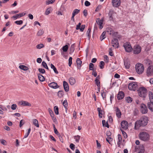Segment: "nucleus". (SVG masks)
<instances>
[{
	"label": "nucleus",
	"instance_id": "nucleus-10",
	"mask_svg": "<svg viewBox=\"0 0 153 153\" xmlns=\"http://www.w3.org/2000/svg\"><path fill=\"white\" fill-rule=\"evenodd\" d=\"M111 44L113 47L115 48H118L119 46L118 40L116 39H114L112 40Z\"/></svg>",
	"mask_w": 153,
	"mask_h": 153
},
{
	"label": "nucleus",
	"instance_id": "nucleus-59",
	"mask_svg": "<svg viewBox=\"0 0 153 153\" xmlns=\"http://www.w3.org/2000/svg\"><path fill=\"white\" fill-rule=\"evenodd\" d=\"M63 105L64 106L65 108H66L68 106V103L67 100H65L64 101L63 103Z\"/></svg>",
	"mask_w": 153,
	"mask_h": 153
},
{
	"label": "nucleus",
	"instance_id": "nucleus-31",
	"mask_svg": "<svg viewBox=\"0 0 153 153\" xmlns=\"http://www.w3.org/2000/svg\"><path fill=\"white\" fill-rule=\"evenodd\" d=\"M97 111L98 112V114L99 117L100 118L102 117V114L103 111L101 110V109L100 108H97Z\"/></svg>",
	"mask_w": 153,
	"mask_h": 153
},
{
	"label": "nucleus",
	"instance_id": "nucleus-20",
	"mask_svg": "<svg viewBox=\"0 0 153 153\" xmlns=\"http://www.w3.org/2000/svg\"><path fill=\"white\" fill-rule=\"evenodd\" d=\"M48 86L49 87L54 89L57 88L59 87L57 83L56 82H53L50 83L48 85Z\"/></svg>",
	"mask_w": 153,
	"mask_h": 153
},
{
	"label": "nucleus",
	"instance_id": "nucleus-6",
	"mask_svg": "<svg viewBox=\"0 0 153 153\" xmlns=\"http://www.w3.org/2000/svg\"><path fill=\"white\" fill-rule=\"evenodd\" d=\"M137 84L136 82L130 83L128 85V89L131 90L135 91L137 89Z\"/></svg>",
	"mask_w": 153,
	"mask_h": 153
},
{
	"label": "nucleus",
	"instance_id": "nucleus-63",
	"mask_svg": "<svg viewBox=\"0 0 153 153\" xmlns=\"http://www.w3.org/2000/svg\"><path fill=\"white\" fill-rule=\"evenodd\" d=\"M25 121L23 120H21L20 122L19 126L20 127H22L25 123Z\"/></svg>",
	"mask_w": 153,
	"mask_h": 153
},
{
	"label": "nucleus",
	"instance_id": "nucleus-37",
	"mask_svg": "<svg viewBox=\"0 0 153 153\" xmlns=\"http://www.w3.org/2000/svg\"><path fill=\"white\" fill-rule=\"evenodd\" d=\"M124 65L125 68L127 69H129L130 67V64L129 62L127 61L124 62Z\"/></svg>",
	"mask_w": 153,
	"mask_h": 153
},
{
	"label": "nucleus",
	"instance_id": "nucleus-46",
	"mask_svg": "<svg viewBox=\"0 0 153 153\" xmlns=\"http://www.w3.org/2000/svg\"><path fill=\"white\" fill-rule=\"evenodd\" d=\"M31 131V128H30L28 129V131L27 133H26L24 135V138H26L28 137Z\"/></svg>",
	"mask_w": 153,
	"mask_h": 153
},
{
	"label": "nucleus",
	"instance_id": "nucleus-7",
	"mask_svg": "<svg viewBox=\"0 0 153 153\" xmlns=\"http://www.w3.org/2000/svg\"><path fill=\"white\" fill-rule=\"evenodd\" d=\"M123 47L125 49L126 51L127 52H131L132 50L130 44L128 42H126L124 44Z\"/></svg>",
	"mask_w": 153,
	"mask_h": 153
},
{
	"label": "nucleus",
	"instance_id": "nucleus-49",
	"mask_svg": "<svg viewBox=\"0 0 153 153\" xmlns=\"http://www.w3.org/2000/svg\"><path fill=\"white\" fill-rule=\"evenodd\" d=\"M68 49V46L67 45H66L65 46H64L62 48V49L64 52H66L67 51Z\"/></svg>",
	"mask_w": 153,
	"mask_h": 153
},
{
	"label": "nucleus",
	"instance_id": "nucleus-8",
	"mask_svg": "<svg viewBox=\"0 0 153 153\" xmlns=\"http://www.w3.org/2000/svg\"><path fill=\"white\" fill-rule=\"evenodd\" d=\"M140 111L143 114H145L148 112V109L146 105L144 104H142L140 105Z\"/></svg>",
	"mask_w": 153,
	"mask_h": 153
},
{
	"label": "nucleus",
	"instance_id": "nucleus-58",
	"mask_svg": "<svg viewBox=\"0 0 153 153\" xmlns=\"http://www.w3.org/2000/svg\"><path fill=\"white\" fill-rule=\"evenodd\" d=\"M126 100L128 102H131L132 101V99L130 97H128L126 99Z\"/></svg>",
	"mask_w": 153,
	"mask_h": 153
},
{
	"label": "nucleus",
	"instance_id": "nucleus-35",
	"mask_svg": "<svg viewBox=\"0 0 153 153\" xmlns=\"http://www.w3.org/2000/svg\"><path fill=\"white\" fill-rule=\"evenodd\" d=\"M33 123L34 125L37 127H39V125L38 122V120L36 119H34L33 120Z\"/></svg>",
	"mask_w": 153,
	"mask_h": 153
},
{
	"label": "nucleus",
	"instance_id": "nucleus-9",
	"mask_svg": "<svg viewBox=\"0 0 153 153\" xmlns=\"http://www.w3.org/2000/svg\"><path fill=\"white\" fill-rule=\"evenodd\" d=\"M96 22L99 25V28L100 29H102L103 27V19L102 18L100 19L99 18H97L96 19Z\"/></svg>",
	"mask_w": 153,
	"mask_h": 153
},
{
	"label": "nucleus",
	"instance_id": "nucleus-22",
	"mask_svg": "<svg viewBox=\"0 0 153 153\" xmlns=\"http://www.w3.org/2000/svg\"><path fill=\"white\" fill-rule=\"evenodd\" d=\"M63 86L65 90L67 92L69 90V88L68 83L65 81H64L63 82Z\"/></svg>",
	"mask_w": 153,
	"mask_h": 153
},
{
	"label": "nucleus",
	"instance_id": "nucleus-2",
	"mask_svg": "<svg viewBox=\"0 0 153 153\" xmlns=\"http://www.w3.org/2000/svg\"><path fill=\"white\" fill-rule=\"evenodd\" d=\"M138 95L140 97L145 98L147 96V91L144 87H139L137 90Z\"/></svg>",
	"mask_w": 153,
	"mask_h": 153
},
{
	"label": "nucleus",
	"instance_id": "nucleus-32",
	"mask_svg": "<svg viewBox=\"0 0 153 153\" xmlns=\"http://www.w3.org/2000/svg\"><path fill=\"white\" fill-rule=\"evenodd\" d=\"M55 0H47L45 1V4L46 5H48L53 3Z\"/></svg>",
	"mask_w": 153,
	"mask_h": 153
},
{
	"label": "nucleus",
	"instance_id": "nucleus-19",
	"mask_svg": "<svg viewBox=\"0 0 153 153\" xmlns=\"http://www.w3.org/2000/svg\"><path fill=\"white\" fill-rule=\"evenodd\" d=\"M26 14L25 13H21L19 14H18L16 15H15L13 16L12 18L14 19H17L22 17L25 15Z\"/></svg>",
	"mask_w": 153,
	"mask_h": 153
},
{
	"label": "nucleus",
	"instance_id": "nucleus-40",
	"mask_svg": "<svg viewBox=\"0 0 153 153\" xmlns=\"http://www.w3.org/2000/svg\"><path fill=\"white\" fill-rule=\"evenodd\" d=\"M106 32L104 31L100 36V39L101 41H102L105 38Z\"/></svg>",
	"mask_w": 153,
	"mask_h": 153
},
{
	"label": "nucleus",
	"instance_id": "nucleus-4",
	"mask_svg": "<svg viewBox=\"0 0 153 153\" xmlns=\"http://www.w3.org/2000/svg\"><path fill=\"white\" fill-rule=\"evenodd\" d=\"M144 67L143 64L138 63L135 65V69L136 72L139 74H142L144 71Z\"/></svg>",
	"mask_w": 153,
	"mask_h": 153
},
{
	"label": "nucleus",
	"instance_id": "nucleus-13",
	"mask_svg": "<svg viewBox=\"0 0 153 153\" xmlns=\"http://www.w3.org/2000/svg\"><path fill=\"white\" fill-rule=\"evenodd\" d=\"M112 3L113 6L115 7H118L120 4V0H112Z\"/></svg>",
	"mask_w": 153,
	"mask_h": 153
},
{
	"label": "nucleus",
	"instance_id": "nucleus-12",
	"mask_svg": "<svg viewBox=\"0 0 153 153\" xmlns=\"http://www.w3.org/2000/svg\"><path fill=\"white\" fill-rule=\"evenodd\" d=\"M121 127L120 129L126 130L128 128V123L127 121L123 120L121 123Z\"/></svg>",
	"mask_w": 153,
	"mask_h": 153
},
{
	"label": "nucleus",
	"instance_id": "nucleus-60",
	"mask_svg": "<svg viewBox=\"0 0 153 153\" xmlns=\"http://www.w3.org/2000/svg\"><path fill=\"white\" fill-rule=\"evenodd\" d=\"M23 22L22 20L17 21L15 22V23L18 25H21L23 23Z\"/></svg>",
	"mask_w": 153,
	"mask_h": 153
},
{
	"label": "nucleus",
	"instance_id": "nucleus-28",
	"mask_svg": "<svg viewBox=\"0 0 153 153\" xmlns=\"http://www.w3.org/2000/svg\"><path fill=\"white\" fill-rule=\"evenodd\" d=\"M52 10V9L51 7H48L46 10L45 13L46 15H48Z\"/></svg>",
	"mask_w": 153,
	"mask_h": 153
},
{
	"label": "nucleus",
	"instance_id": "nucleus-62",
	"mask_svg": "<svg viewBox=\"0 0 153 153\" xmlns=\"http://www.w3.org/2000/svg\"><path fill=\"white\" fill-rule=\"evenodd\" d=\"M39 71L42 74H44L45 73V71L44 69L39 68L38 69Z\"/></svg>",
	"mask_w": 153,
	"mask_h": 153
},
{
	"label": "nucleus",
	"instance_id": "nucleus-38",
	"mask_svg": "<svg viewBox=\"0 0 153 153\" xmlns=\"http://www.w3.org/2000/svg\"><path fill=\"white\" fill-rule=\"evenodd\" d=\"M102 123L103 126H105L108 128L109 127V126L108 123L107 122H105V120H102Z\"/></svg>",
	"mask_w": 153,
	"mask_h": 153
},
{
	"label": "nucleus",
	"instance_id": "nucleus-15",
	"mask_svg": "<svg viewBox=\"0 0 153 153\" xmlns=\"http://www.w3.org/2000/svg\"><path fill=\"white\" fill-rule=\"evenodd\" d=\"M107 32L109 34L113 36H116V35L118 34L117 32H115L111 28H109L107 29Z\"/></svg>",
	"mask_w": 153,
	"mask_h": 153
},
{
	"label": "nucleus",
	"instance_id": "nucleus-52",
	"mask_svg": "<svg viewBox=\"0 0 153 153\" xmlns=\"http://www.w3.org/2000/svg\"><path fill=\"white\" fill-rule=\"evenodd\" d=\"M54 111L55 113L56 114H59V108L57 106H56L54 107Z\"/></svg>",
	"mask_w": 153,
	"mask_h": 153
},
{
	"label": "nucleus",
	"instance_id": "nucleus-44",
	"mask_svg": "<svg viewBox=\"0 0 153 153\" xmlns=\"http://www.w3.org/2000/svg\"><path fill=\"white\" fill-rule=\"evenodd\" d=\"M64 95V92L62 91H59L58 92V95L59 97H62Z\"/></svg>",
	"mask_w": 153,
	"mask_h": 153
},
{
	"label": "nucleus",
	"instance_id": "nucleus-27",
	"mask_svg": "<svg viewBox=\"0 0 153 153\" xmlns=\"http://www.w3.org/2000/svg\"><path fill=\"white\" fill-rule=\"evenodd\" d=\"M69 82L71 85H74L76 82L75 79L72 77H70L69 79Z\"/></svg>",
	"mask_w": 153,
	"mask_h": 153
},
{
	"label": "nucleus",
	"instance_id": "nucleus-36",
	"mask_svg": "<svg viewBox=\"0 0 153 153\" xmlns=\"http://www.w3.org/2000/svg\"><path fill=\"white\" fill-rule=\"evenodd\" d=\"M44 33V31L43 30H40L37 32V35L38 36H40L42 35Z\"/></svg>",
	"mask_w": 153,
	"mask_h": 153
},
{
	"label": "nucleus",
	"instance_id": "nucleus-23",
	"mask_svg": "<svg viewBox=\"0 0 153 153\" xmlns=\"http://www.w3.org/2000/svg\"><path fill=\"white\" fill-rule=\"evenodd\" d=\"M149 97L150 102L153 103V93L149 91Z\"/></svg>",
	"mask_w": 153,
	"mask_h": 153
},
{
	"label": "nucleus",
	"instance_id": "nucleus-41",
	"mask_svg": "<svg viewBox=\"0 0 153 153\" xmlns=\"http://www.w3.org/2000/svg\"><path fill=\"white\" fill-rule=\"evenodd\" d=\"M80 11V10L76 9H75L73 11L72 15L75 16Z\"/></svg>",
	"mask_w": 153,
	"mask_h": 153
},
{
	"label": "nucleus",
	"instance_id": "nucleus-5",
	"mask_svg": "<svg viewBox=\"0 0 153 153\" xmlns=\"http://www.w3.org/2000/svg\"><path fill=\"white\" fill-rule=\"evenodd\" d=\"M141 49V47L140 45H137L134 46L132 50L134 54H138L140 53Z\"/></svg>",
	"mask_w": 153,
	"mask_h": 153
},
{
	"label": "nucleus",
	"instance_id": "nucleus-1",
	"mask_svg": "<svg viewBox=\"0 0 153 153\" xmlns=\"http://www.w3.org/2000/svg\"><path fill=\"white\" fill-rule=\"evenodd\" d=\"M148 121V118L146 116H143L136 121L135 123L134 129L137 130L141 126H145L147 125Z\"/></svg>",
	"mask_w": 153,
	"mask_h": 153
},
{
	"label": "nucleus",
	"instance_id": "nucleus-11",
	"mask_svg": "<svg viewBox=\"0 0 153 153\" xmlns=\"http://www.w3.org/2000/svg\"><path fill=\"white\" fill-rule=\"evenodd\" d=\"M115 13L114 11L112 10H109L108 13V16L109 17V20L110 21H114V18L113 17L114 14Z\"/></svg>",
	"mask_w": 153,
	"mask_h": 153
},
{
	"label": "nucleus",
	"instance_id": "nucleus-48",
	"mask_svg": "<svg viewBox=\"0 0 153 153\" xmlns=\"http://www.w3.org/2000/svg\"><path fill=\"white\" fill-rule=\"evenodd\" d=\"M44 47V45L42 43L40 44L36 45V48L39 49H40Z\"/></svg>",
	"mask_w": 153,
	"mask_h": 153
},
{
	"label": "nucleus",
	"instance_id": "nucleus-24",
	"mask_svg": "<svg viewBox=\"0 0 153 153\" xmlns=\"http://www.w3.org/2000/svg\"><path fill=\"white\" fill-rule=\"evenodd\" d=\"M152 70L151 69V67L150 66L149 67L147 70V76H151L152 74Z\"/></svg>",
	"mask_w": 153,
	"mask_h": 153
},
{
	"label": "nucleus",
	"instance_id": "nucleus-33",
	"mask_svg": "<svg viewBox=\"0 0 153 153\" xmlns=\"http://www.w3.org/2000/svg\"><path fill=\"white\" fill-rule=\"evenodd\" d=\"M19 68L22 70H23L24 71L27 70L28 68L27 66L24 65H20L19 66Z\"/></svg>",
	"mask_w": 153,
	"mask_h": 153
},
{
	"label": "nucleus",
	"instance_id": "nucleus-56",
	"mask_svg": "<svg viewBox=\"0 0 153 153\" xmlns=\"http://www.w3.org/2000/svg\"><path fill=\"white\" fill-rule=\"evenodd\" d=\"M101 96L103 98V99L104 100L105 98H106V94L104 92V91H102L101 92Z\"/></svg>",
	"mask_w": 153,
	"mask_h": 153
},
{
	"label": "nucleus",
	"instance_id": "nucleus-55",
	"mask_svg": "<svg viewBox=\"0 0 153 153\" xmlns=\"http://www.w3.org/2000/svg\"><path fill=\"white\" fill-rule=\"evenodd\" d=\"M105 65V63L103 61H101L100 62V67L101 69H103Z\"/></svg>",
	"mask_w": 153,
	"mask_h": 153
},
{
	"label": "nucleus",
	"instance_id": "nucleus-18",
	"mask_svg": "<svg viewBox=\"0 0 153 153\" xmlns=\"http://www.w3.org/2000/svg\"><path fill=\"white\" fill-rule=\"evenodd\" d=\"M100 79V76H98L96 78L94 81L95 84L97 86L98 88L99 89H100V83L99 79Z\"/></svg>",
	"mask_w": 153,
	"mask_h": 153
},
{
	"label": "nucleus",
	"instance_id": "nucleus-14",
	"mask_svg": "<svg viewBox=\"0 0 153 153\" xmlns=\"http://www.w3.org/2000/svg\"><path fill=\"white\" fill-rule=\"evenodd\" d=\"M48 111L52 119L53 122L55 123H56L57 122V120L56 118V117H54L53 112L51 109L50 108H49Z\"/></svg>",
	"mask_w": 153,
	"mask_h": 153
},
{
	"label": "nucleus",
	"instance_id": "nucleus-42",
	"mask_svg": "<svg viewBox=\"0 0 153 153\" xmlns=\"http://www.w3.org/2000/svg\"><path fill=\"white\" fill-rule=\"evenodd\" d=\"M118 141L117 142V144L118 145L120 144L122 140V138L120 134L118 135Z\"/></svg>",
	"mask_w": 153,
	"mask_h": 153
},
{
	"label": "nucleus",
	"instance_id": "nucleus-50",
	"mask_svg": "<svg viewBox=\"0 0 153 153\" xmlns=\"http://www.w3.org/2000/svg\"><path fill=\"white\" fill-rule=\"evenodd\" d=\"M106 140L110 144H111V142L113 140V138L109 137L106 138Z\"/></svg>",
	"mask_w": 153,
	"mask_h": 153
},
{
	"label": "nucleus",
	"instance_id": "nucleus-21",
	"mask_svg": "<svg viewBox=\"0 0 153 153\" xmlns=\"http://www.w3.org/2000/svg\"><path fill=\"white\" fill-rule=\"evenodd\" d=\"M115 108L116 116L118 118L120 117L121 115V113L120 109L117 107H115Z\"/></svg>",
	"mask_w": 153,
	"mask_h": 153
},
{
	"label": "nucleus",
	"instance_id": "nucleus-47",
	"mask_svg": "<svg viewBox=\"0 0 153 153\" xmlns=\"http://www.w3.org/2000/svg\"><path fill=\"white\" fill-rule=\"evenodd\" d=\"M145 152V149L144 147L143 146H142L140 148V150L139 152H138V153H144Z\"/></svg>",
	"mask_w": 153,
	"mask_h": 153
},
{
	"label": "nucleus",
	"instance_id": "nucleus-29",
	"mask_svg": "<svg viewBox=\"0 0 153 153\" xmlns=\"http://www.w3.org/2000/svg\"><path fill=\"white\" fill-rule=\"evenodd\" d=\"M38 76L39 80L41 82L44 81L45 80L44 77L40 74H38Z\"/></svg>",
	"mask_w": 153,
	"mask_h": 153
},
{
	"label": "nucleus",
	"instance_id": "nucleus-39",
	"mask_svg": "<svg viewBox=\"0 0 153 153\" xmlns=\"http://www.w3.org/2000/svg\"><path fill=\"white\" fill-rule=\"evenodd\" d=\"M80 136L79 135L75 136H74V138L75 139L77 143H79L80 138Z\"/></svg>",
	"mask_w": 153,
	"mask_h": 153
},
{
	"label": "nucleus",
	"instance_id": "nucleus-25",
	"mask_svg": "<svg viewBox=\"0 0 153 153\" xmlns=\"http://www.w3.org/2000/svg\"><path fill=\"white\" fill-rule=\"evenodd\" d=\"M82 63V61L80 60V59L79 58H78L76 60V63L78 66L77 68L78 69H80Z\"/></svg>",
	"mask_w": 153,
	"mask_h": 153
},
{
	"label": "nucleus",
	"instance_id": "nucleus-51",
	"mask_svg": "<svg viewBox=\"0 0 153 153\" xmlns=\"http://www.w3.org/2000/svg\"><path fill=\"white\" fill-rule=\"evenodd\" d=\"M75 50L74 44H73L71 45L70 47V52L73 53L74 52Z\"/></svg>",
	"mask_w": 153,
	"mask_h": 153
},
{
	"label": "nucleus",
	"instance_id": "nucleus-16",
	"mask_svg": "<svg viewBox=\"0 0 153 153\" xmlns=\"http://www.w3.org/2000/svg\"><path fill=\"white\" fill-rule=\"evenodd\" d=\"M19 105L27 106H31V104L28 102L23 100L19 102Z\"/></svg>",
	"mask_w": 153,
	"mask_h": 153
},
{
	"label": "nucleus",
	"instance_id": "nucleus-54",
	"mask_svg": "<svg viewBox=\"0 0 153 153\" xmlns=\"http://www.w3.org/2000/svg\"><path fill=\"white\" fill-rule=\"evenodd\" d=\"M120 130H121V131L122 132V134L123 135V136H124V137L125 138H127V137L128 136H127V135L126 134V133L125 132H124L122 130V129H120Z\"/></svg>",
	"mask_w": 153,
	"mask_h": 153
},
{
	"label": "nucleus",
	"instance_id": "nucleus-64",
	"mask_svg": "<svg viewBox=\"0 0 153 153\" xmlns=\"http://www.w3.org/2000/svg\"><path fill=\"white\" fill-rule=\"evenodd\" d=\"M70 147L73 150H74L75 149V145L73 143H71L70 144Z\"/></svg>",
	"mask_w": 153,
	"mask_h": 153
},
{
	"label": "nucleus",
	"instance_id": "nucleus-30",
	"mask_svg": "<svg viewBox=\"0 0 153 153\" xmlns=\"http://www.w3.org/2000/svg\"><path fill=\"white\" fill-rule=\"evenodd\" d=\"M53 129H54V132L56 134H57V136L58 137H60V134L58 132L56 128L55 127V125L54 124H53Z\"/></svg>",
	"mask_w": 153,
	"mask_h": 153
},
{
	"label": "nucleus",
	"instance_id": "nucleus-45",
	"mask_svg": "<svg viewBox=\"0 0 153 153\" xmlns=\"http://www.w3.org/2000/svg\"><path fill=\"white\" fill-rule=\"evenodd\" d=\"M94 64L92 63H90L89 64V69L90 70L93 71L94 70Z\"/></svg>",
	"mask_w": 153,
	"mask_h": 153
},
{
	"label": "nucleus",
	"instance_id": "nucleus-53",
	"mask_svg": "<svg viewBox=\"0 0 153 153\" xmlns=\"http://www.w3.org/2000/svg\"><path fill=\"white\" fill-rule=\"evenodd\" d=\"M42 65L45 68L47 69L48 70H49L48 68V67L46 63L44 61H43L42 62Z\"/></svg>",
	"mask_w": 153,
	"mask_h": 153
},
{
	"label": "nucleus",
	"instance_id": "nucleus-43",
	"mask_svg": "<svg viewBox=\"0 0 153 153\" xmlns=\"http://www.w3.org/2000/svg\"><path fill=\"white\" fill-rule=\"evenodd\" d=\"M91 28L90 27H89L87 32L86 34L87 36L89 39L91 37Z\"/></svg>",
	"mask_w": 153,
	"mask_h": 153
},
{
	"label": "nucleus",
	"instance_id": "nucleus-34",
	"mask_svg": "<svg viewBox=\"0 0 153 153\" xmlns=\"http://www.w3.org/2000/svg\"><path fill=\"white\" fill-rule=\"evenodd\" d=\"M51 67L52 69H53V71H54L55 73H56V74H58V72L57 71L56 68L55 67V66L53 64H51Z\"/></svg>",
	"mask_w": 153,
	"mask_h": 153
},
{
	"label": "nucleus",
	"instance_id": "nucleus-17",
	"mask_svg": "<svg viewBox=\"0 0 153 153\" xmlns=\"http://www.w3.org/2000/svg\"><path fill=\"white\" fill-rule=\"evenodd\" d=\"M124 97V93L122 91H119L117 94V98L118 100H120L123 99Z\"/></svg>",
	"mask_w": 153,
	"mask_h": 153
},
{
	"label": "nucleus",
	"instance_id": "nucleus-61",
	"mask_svg": "<svg viewBox=\"0 0 153 153\" xmlns=\"http://www.w3.org/2000/svg\"><path fill=\"white\" fill-rule=\"evenodd\" d=\"M85 25H82L80 27V28L79 29H80V30L82 32L85 29Z\"/></svg>",
	"mask_w": 153,
	"mask_h": 153
},
{
	"label": "nucleus",
	"instance_id": "nucleus-57",
	"mask_svg": "<svg viewBox=\"0 0 153 153\" xmlns=\"http://www.w3.org/2000/svg\"><path fill=\"white\" fill-rule=\"evenodd\" d=\"M72 58L71 57H70L68 59V65L70 67L72 64Z\"/></svg>",
	"mask_w": 153,
	"mask_h": 153
},
{
	"label": "nucleus",
	"instance_id": "nucleus-3",
	"mask_svg": "<svg viewBox=\"0 0 153 153\" xmlns=\"http://www.w3.org/2000/svg\"><path fill=\"white\" fill-rule=\"evenodd\" d=\"M139 137L141 140L144 141H148L150 139L149 134L145 132H140L139 134Z\"/></svg>",
	"mask_w": 153,
	"mask_h": 153
},
{
	"label": "nucleus",
	"instance_id": "nucleus-26",
	"mask_svg": "<svg viewBox=\"0 0 153 153\" xmlns=\"http://www.w3.org/2000/svg\"><path fill=\"white\" fill-rule=\"evenodd\" d=\"M147 106L149 109L152 111H153V103L148 102L147 103Z\"/></svg>",
	"mask_w": 153,
	"mask_h": 153
}]
</instances>
